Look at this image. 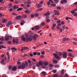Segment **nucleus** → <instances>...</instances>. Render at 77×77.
I'll use <instances>...</instances> for the list:
<instances>
[{
  "mask_svg": "<svg viewBox=\"0 0 77 77\" xmlns=\"http://www.w3.org/2000/svg\"><path fill=\"white\" fill-rule=\"evenodd\" d=\"M25 63H23L22 64V65H20L18 66V69H24L26 67V66L27 65L28 63L26 61H25Z\"/></svg>",
  "mask_w": 77,
  "mask_h": 77,
  "instance_id": "nucleus-1",
  "label": "nucleus"
},
{
  "mask_svg": "<svg viewBox=\"0 0 77 77\" xmlns=\"http://www.w3.org/2000/svg\"><path fill=\"white\" fill-rule=\"evenodd\" d=\"M25 12L26 14H28V13H29V11L28 10H26L25 11Z\"/></svg>",
  "mask_w": 77,
  "mask_h": 77,
  "instance_id": "nucleus-41",
  "label": "nucleus"
},
{
  "mask_svg": "<svg viewBox=\"0 0 77 77\" xmlns=\"http://www.w3.org/2000/svg\"><path fill=\"white\" fill-rule=\"evenodd\" d=\"M38 35L37 34H35L32 36V38L34 40H36V38H38Z\"/></svg>",
  "mask_w": 77,
  "mask_h": 77,
  "instance_id": "nucleus-4",
  "label": "nucleus"
},
{
  "mask_svg": "<svg viewBox=\"0 0 77 77\" xmlns=\"http://www.w3.org/2000/svg\"><path fill=\"white\" fill-rule=\"evenodd\" d=\"M13 71H15L17 69V67L15 66H13L12 69Z\"/></svg>",
  "mask_w": 77,
  "mask_h": 77,
  "instance_id": "nucleus-9",
  "label": "nucleus"
},
{
  "mask_svg": "<svg viewBox=\"0 0 77 77\" xmlns=\"http://www.w3.org/2000/svg\"><path fill=\"white\" fill-rule=\"evenodd\" d=\"M12 11H13V8H11L9 9V11H10V12H11Z\"/></svg>",
  "mask_w": 77,
  "mask_h": 77,
  "instance_id": "nucleus-51",
  "label": "nucleus"
},
{
  "mask_svg": "<svg viewBox=\"0 0 77 77\" xmlns=\"http://www.w3.org/2000/svg\"><path fill=\"white\" fill-rule=\"evenodd\" d=\"M53 62L54 63H56L57 62V60H53Z\"/></svg>",
  "mask_w": 77,
  "mask_h": 77,
  "instance_id": "nucleus-20",
  "label": "nucleus"
},
{
  "mask_svg": "<svg viewBox=\"0 0 77 77\" xmlns=\"http://www.w3.org/2000/svg\"><path fill=\"white\" fill-rule=\"evenodd\" d=\"M3 7H0V10L1 11H2V10H3Z\"/></svg>",
  "mask_w": 77,
  "mask_h": 77,
  "instance_id": "nucleus-53",
  "label": "nucleus"
},
{
  "mask_svg": "<svg viewBox=\"0 0 77 77\" xmlns=\"http://www.w3.org/2000/svg\"><path fill=\"white\" fill-rule=\"evenodd\" d=\"M73 43L74 45H77V43L76 42H73Z\"/></svg>",
  "mask_w": 77,
  "mask_h": 77,
  "instance_id": "nucleus-64",
  "label": "nucleus"
},
{
  "mask_svg": "<svg viewBox=\"0 0 77 77\" xmlns=\"http://www.w3.org/2000/svg\"><path fill=\"white\" fill-rule=\"evenodd\" d=\"M11 49L12 50V51H14V50H15V51H16V50H17V49L15 48H12Z\"/></svg>",
  "mask_w": 77,
  "mask_h": 77,
  "instance_id": "nucleus-18",
  "label": "nucleus"
},
{
  "mask_svg": "<svg viewBox=\"0 0 77 77\" xmlns=\"http://www.w3.org/2000/svg\"><path fill=\"white\" fill-rule=\"evenodd\" d=\"M59 66H59V64H57V65H55L54 66V67H55V68H57V67L59 68Z\"/></svg>",
  "mask_w": 77,
  "mask_h": 77,
  "instance_id": "nucleus-25",
  "label": "nucleus"
},
{
  "mask_svg": "<svg viewBox=\"0 0 77 77\" xmlns=\"http://www.w3.org/2000/svg\"><path fill=\"white\" fill-rule=\"evenodd\" d=\"M53 64H49V66L50 67H53Z\"/></svg>",
  "mask_w": 77,
  "mask_h": 77,
  "instance_id": "nucleus-60",
  "label": "nucleus"
},
{
  "mask_svg": "<svg viewBox=\"0 0 77 77\" xmlns=\"http://www.w3.org/2000/svg\"><path fill=\"white\" fill-rule=\"evenodd\" d=\"M51 5L52 6H54V7H55V6H56V4H51Z\"/></svg>",
  "mask_w": 77,
  "mask_h": 77,
  "instance_id": "nucleus-32",
  "label": "nucleus"
},
{
  "mask_svg": "<svg viewBox=\"0 0 77 77\" xmlns=\"http://www.w3.org/2000/svg\"><path fill=\"white\" fill-rule=\"evenodd\" d=\"M23 18H27V16L26 14H24L23 15Z\"/></svg>",
  "mask_w": 77,
  "mask_h": 77,
  "instance_id": "nucleus-26",
  "label": "nucleus"
},
{
  "mask_svg": "<svg viewBox=\"0 0 77 77\" xmlns=\"http://www.w3.org/2000/svg\"><path fill=\"white\" fill-rule=\"evenodd\" d=\"M52 72L54 73H56V72H57V71H56V70H52Z\"/></svg>",
  "mask_w": 77,
  "mask_h": 77,
  "instance_id": "nucleus-40",
  "label": "nucleus"
},
{
  "mask_svg": "<svg viewBox=\"0 0 77 77\" xmlns=\"http://www.w3.org/2000/svg\"><path fill=\"white\" fill-rule=\"evenodd\" d=\"M75 12L74 10L71 11V13H72V14H73V15L74 14H75Z\"/></svg>",
  "mask_w": 77,
  "mask_h": 77,
  "instance_id": "nucleus-39",
  "label": "nucleus"
},
{
  "mask_svg": "<svg viewBox=\"0 0 77 77\" xmlns=\"http://www.w3.org/2000/svg\"><path fill=\"white\" fill-rule=\"evenodd\" d=\"M57 9H58V10H61V8L59 7H57Z\"/></svg>",
  "mask_w": 77,
  "mask_h": 77,
  "instance_id": "nucleus-54",
  "label": "nucleus"
},
{
  "mask_svg": "<svg viewBox=\"0 0 77 77\" xmlns=\"http://www.w3.org/2000/svg\"><path fill=\"white\" fill-rule=\"evenodd\" d=\"M41 54V53L40 52H37V55H39Z\"/></svg>",
  "mask_w": 77,
  "mask_h": 77,
  "instance_id": "nucleus-43",
  "label": "nucleus"
},
{
  "mask_svg": "<svg viewBox=\"0 0 77 77\" xmlns=\"http://www.w3.org/2000/svg\"><path fill=\"white\" fill-rule=\"evenodd\" d=\"M16 20H20L21 18V16H17L16 17Z\"/></svg>",
  "mask_w": 77,
  "mask_h": 77,
  "instance_id": "nucleus-8",
  "label": "nucleus"
},
{
  "mask_svg": "<svg viewBox=\"0 0 77 77\" xmlns=\"http://www.w3.org/2000/svg\"><path fill=\"white\" fill-rule=\"evenodd\" d=\"M13 8L14 9H18V7H17V6L16 5H14L13 6Z\"/></svg>",
  "mask_w": 77,
  "mask_h": 77,
  "instance_id": "nucleus-17",
  "label": "nucleus"
},
{
  "mask_svg": "<svg viewBox=\"0 0 77 77\" xmlns=\"http://www.w3.org/2000/svg\"><path fill=\"white\" fill-rule=\"evenodd\" d=\"M42 74H43V75L44 76H45V72H42Z\"/></svg>",
  "mask_w": 77,
  "mask_h": 77,
  "instance_id": "nucleus-34",
  "label": "nucleus"
},
{
  "mask_svg": "<svg viewBox=\"0 0 77 77\" xmlns=\"http://www.w3.org/2000/svg\"><path fill=\"white\" fill-rule=\"evenodd\" d=\"M53 27H55L56 26V23L53 24Z\"/></svg>",
  "mask_w": 77,
  "mask_h": 77,
  "instance_id": "nucleus-49",
  "label": "nucleus"
},
{
  "mask_svg": "<svg viewBox=\"0 0 77 77\" xmlns=\"http://www.w3.org/2000/svg\"><path fill=\"white\" fill-rule=\"evenodd\" d=\"M40 28V27H39V26H36L35 27V29L36 30H38V29H39Z\"/></svg>",
  "mask_w": 77,
  "mask_h": 77,
  "instance_id": "nucleus-16",
  "label": "nucleus"
},
{
  "mask_svg": "<svg viewBox=\"0 0 77 77\" xmlns=\"http://www.w3.org/2000/svg\"><path fill=\"white\" fill-rule=\"evenodd\" d=\"M23 9V8H19L17 10V11H19L22 10Z\"/></svg>",
  "mask_w": 77,
  "mask_h": 77,
  "instance_id": "nucleus-30",
  "label": "nucleus"
},
{
  "mask_svg": "<svg viewBox=\"0 0 77 77\" xmlns=\"http://www.w3.org/2000/svg\"><path fill=\"white\" fill-rule=\"evenodd\" d=\"M58 54L59 56H62V52H59L58 53Z\"/></svg>",
  "mask_w": 77,
  "mask_h": 77,
  "instance_id": "nucleus-29",
  "label": "nucleus"
},
{
  "mask_svg": "<svg viewBox=\"0 0 77 77\" xmlns=\"http://www.w3.org/2000/svg\"><path fill=\"white\" fill-rule=\"evenodd\" d=\"M38 15H39V14H38V13H36L35 14V17H38Z\"/></svg>",
  "mask_w": 77,
  "mask_h": 77,
  "instance_id": "nucleus-55",
  "label": "nucleus"
},
{
  "mask_svg": "<svg viewBox=\"0 0 77 77\" xmlns=\"http://www.w3.org/2000/svg\"><path fill=\"white\" fill-rule=\"evenodd\" d=\"M5 57V55L4 54H3L1 55V57L2 58H3Z\"/></svg>",
  "mask_w": 77,
  "mask_h": 77,
  "instance_id": "nucleus-57",
  "label": "nucleus"
},
{
  "mask_svg": "<svg viewBox=\"0 0 77 77\" xmlns=\"http://www.w3.org/2000/svg\"><path fill=\"white\" fill-rule=\"evenodd\" d=\"M38 45L37 46V47H39V46H41V45H42L43 44H44V43H42V44H38Z\"/></svg>",
  "mask_w": 77,
  "mask_h": 77,
  "instance_id": "nucleus-31",
  "label": "nucleus"
},
{
  "mask_svg": "<svg viewBox=\"0 0 77 77\" xmlns=\"http://www.w3.org/2000/svg\"><path fill=\"white\" fill-rule=\"evenodd\" d=\"M35 15L33 14H32L31 15V18H33L34 17Z\"/></svg>",
  "mask_w": 77,
  "mask_h": 77,
  "instance_id": "nucleus-50",
  "label": "nucleus"
},
{
  "mask_svg": "<svg viewBox=\"0 0 77 77\" xmlns=\"http://www.w3.org/2000/svg\"><path fill=\"white\" fill-rule=\"evenodd\" d=\"M50 15V12L49 11H48L47 13L45 14V16H48Z\"/></svg>",
  "mask_w": 77,
  "mask_h": 77,
  "instance_id": "nucleus-13",
  "label": "nucleus"
},
{
  "mask_svg": "<svg viewBox=\"0 0 77 77\" xmlns=\"http://www.w3.org/2000/svg\"><path fill=\"white\" fill-rule=\"evenodd\" d=\"M73 40H74V41H77V38H73Z\"/></svg>",
  "mask_w": 77,
  "mask_h": 77,
  "instance_id": "nucleus-63",
  "label": "nucleus"
},
{
  "mask_svg": "<svg viewBox=\"0 0 77 77\" xmlns=\"http://www.w3.org/2000/svg\"><path fill=\"white\" fill-rule=\"evenodd\" d=\"M32 39H33V38L32 37H29L28 38V41H32Z\"/></svg>",
  "mask_w": 77,
  "mask_h": 77,
  "instance_id": "nucleus-14",
  "label": "nucleus"
},
{
  "mask_svg": "<svg viewBox=\"0 0 77 77\" xmlns=\"http://www.w3.org/2000/svg\"><path fill=\"white\" fill-rule=\"evenodd\" d=\"M0 46H1L2 48H6V47L3 46V45H0Z\"/></svg>",
  "mask_w": 77,
  "mask_h": 77,
  "instance_id": "nucleus-33",
  "label": "nucleus"
},
{
  "mask_svg": "<svg viewBox=\"0 0 77 77\" xmlns=\"http://www.w3.org/2000/svg\"><path fill=\"white\" fill-rule=\"evenodd\" d=\"M44 65H45V66H47V65H48L49 63H48V62L46 61L44 63Z\"/></svg>",
  "mask_w": 77,
  "mask_h": 77,
  "instance_id": "nucleus-15",
  "label": "nucleus"
},
{
  "mask_svg": "<svg viewBox=\"0 0 77 77\" xmlns=\"http://www.w3.org/2000/svg\"><path fill=\"white\" fill-rule=\"evenodd\" d=\"M6 37L5 38V41H8V40L9 39V36L8 35H6Z\"/></svg>",
  "mask_w": 77,
  "mask_h": 77,
  "instance_id": "nucleus-7",
  "label": "nucleus"
},
{
  "mask_svg": "<svg viewBox=\"0 0 77 77\" xmlns=\"http://www.w3.org/2000/svg\"><path fill=\"white\" fill-rule=\"evenodd\" d=\"M52 77H59V76L57 75H53Z\"/></svg>",
  "mask_w": 77,
  "mask_h": 77,
  "instance_id": "nucleus-58",
  "label": "nucleus"
},
{
  "mask_svg": "<svg viewBox=\"0 0 77 77\" xmlns=\"http://www.w3.org/2000/svg\"><path fill=\"white\" fill-rule=\"evenodd\" d=\"M0 40L1 41H4V38H3V37H2V38L1 37L0 38Z\"/></svg>",
  "mask_w": 77,
  "mask_h": 77,
  "instance_id": "nucleus-28",
  "label": "nucleus"
},
{
  "mask_svg": "<svg viewBox=\"0 0 77 77\" xmlns=\"http://www.w3.org/2000/svg\"><path fill=\"white\" fill-rule=\"evenodd\" d=\"M41 54H45V51H42V52H41Z\"/></svg>",
  "mask_w": 77,
  "mask_h": 77,
  "instance_id": "nucleus-59",
  "label": "nucleus"
},
{
  "mask_svg": "<svg viewBox=\"0 0 77 77\" xmlns=\"http://www.w3.org/2000/svg\"><path fill=\"white\" fill-rule=\"evenodd\" d=\"M23 49H24V50H29V48H28L27 47H24Z\"/></svg>",
  "mask_w": 77,
  "mask_h": 77,
  "instance_id": "nucleus-23",
  "label": "nucleus"
},
{
  "mask_svg": "<svg viewBox=\"0 0 77 77\" xmlns=\"http://www.w3.org/2000/svg\"><path fill=\"white\" fill-rule=\"evenodd\" d=\"M28 62L29 63H31V61H30V60H28Z\"/></svg>",
  "mask_w": 77,
  "mask_h": 77,
  "instance_id": "nucleus-56",
  "label": "nucleus"
},
{
  "mask_svg": "<svg viewBox=\"0 0 77 77\" xmlns=\"http://www.w3.org/2000/svg\"><path fill=\"white\" fill-rule=\"evenodd\" d=\"M9 69H12V66L10 65L9 66Z\"/></svg>",
  "mask_w": 77,
  "mask_h": 77,
  "instance_id": "nucleus-44",
  "label": "nucleus"
},
{
  "mask_svg": "<svg viewBox=\"0 0 77 77\" xmlns=\"http://www.w3.org/2000/svg\"><path fill=\"white\" fill-rule=\"evenodd\" d=\"M28 4H30L32 3V2H31L29 0L28 1Z\"/></svg>",
  "mask_w": 77,
  "mask_h": 77,
  "instance_id": "nucleus-38",
  "label": "nucleus"
},
{
  "mask_svg": "<svg viewBox=\"0 0 77 77\" xmlns=\"http://www.w3.org/2000/svg\"><path fill=\"white\" fill-rule=\"evenodd\" d=\"M26 42H29V40H28V35H26Z\"/></svg>",
  "mask_w": 77,
  "mask_h": 77,
  "instance_id": "nucleus-11",
  "label": "nucleus"
},
{
  "mask_svg": "<svg viewBox=\"0 0 77 77\" xmlns=\"http://www.w3.org/2000/svg\"><path fill=\"white\" fill-rule=\"evenodd\" d=\"M61 4H63L64 3H66L67 2V1L66 0H62L60 2Z\"/></svg>",
  "mask_w": 77,
  "mask_h": 77,
  "instance_id": "nucleus-6",
  "label": "nucleus"
},
{
  "mask_svg": "<svg viewBox=\"0 0 77 77\" xmlns=\"http://www.w3.org/2000/svg\"><path fill=\"white\" fill-rule=\"evenodd\" d=\"M33 55L34 56H36V55H37V52H34L33 54Z\"/></svg>",
  "mask_w": 77,
  "mask_h": 77,
  "instance_id": "nucleus-47",
  "label": "nucleus"
},
{
  "mask_svg": "<svg viewBox=\"0 0 77 77\" xmlns=\"http://www.w3.org/2000/svg\"><path fill=\"white\" fill-rule=\"evenodd\" d=\"M32 68L33 69H35V68H36V67H35V66H33Z\"/></svg>",
  "mask_w": 77,
  "mask_h": 77,
  "instance_id": "nucleus-62",
  "label": "nucleus"
},
{
  "mask_svg": "<svg viewBox=\"0 0 77 77\" xmlns=\"http://www.w3.org/2000/svg\"><path fill=\"white\" fill-rule=\"evenodd\" d=\"M4 16V15H3L2 14L0 13V17H3Z\"/></svg>",
  "mask_w": 77,
  "mask_h": 77,
  "instance_id": "nucleus-45",
  "label": "nucleus"
},
{
  "mask_svg": "<svg viewBox=\"0 0 77 77\" xmlns=\"http://www.w3.org/2000/svg\"><path fill=\"white\" fill-rule=\"evenodd\" d=\"M7 21V19H5L3 21V22L4 23H6Z\"/></svg>",
  "mask_w": 77,
  "mask_h": 77,
  "instance_id": "nucleus-37",
  "label": "nucleus"
},
{
  "mask_svg": "<svg viewBox=\"0 0 77 77\" xmlns=\"http://www.w3.org/2000/svg\"><path fill=\"white\" fill-rule=\"evenodd\" d=\"M68 56H70L71 57H72V54L71 53H69L68 54Z\"/></svg>",
  "mask_w": 77,
  "mask_h": 77,
  "instance_id": "nucleus-35",
  "label": "nucleus"
},
{
  "mask_svg": "<svg viewBox=\"0 0 77 77\" xmlns=\"http://www.w3.org/2000/svg\"><path fill=\"white\" fill-rule=\"evenodd\" d=\"M47 4L48 6H50V2L49 1L47 2Z\"/></svg>",
  "mask_w": 77,
  "mask_h": 77,
  "instance_id": "nucleus-46",
  "label": "nucleus"
},
{
  "mask_svg": "<svg viewBox=\"0 0 77 77\" xmlns=\"http://www.w3.org/2000/svg\"><path fill=\"white\" fill-rule=\"evenodd\" d=\"M21 39H22V40H23V41H24V42H25L26 41V38H25L24 37V36H22L21 38Z\"/></svg>",
  "mask_w": 77,
  "mask_h": 77,
  "instance_id": "nucleus-12",
  "label": "nucleus"
},
{
  "mask_svg": "<svg viewBox=\"0 0 77 77\" xmlns=\"http://www.w3.org/2000/svg\"><path fill=\"white\" fill-rule=\"evenodd\" d=\"M66 41V38H64L63 40V41L65 42Z\"/></svg>",
  "mask_w": 77,
  "mask_h": 77,
  "instance_id": "nucleus-27",
  "label": "nucleus"
},
{
  "mask_svg": "<svg viewBox=\"0 0 77 77\" xmlns=\"http://www.w3.org/2000/svg\"><path fill=\"white\" fill-rule=\"evenodd\" d=\"M41 25V26H45V23L44 22H42V23Z\"/></svg>",
  "mask_w": 77,
  "mask_h": 77,
  "instance_id": "nucleus-24",
  "label": "nucleus"
},
{
  "mask_svg": "<svg viewBox=\"0 0 77 77\" xmlns=\"http://www.w3.org/2000/svg\"><path fill=\"white\" fill-rule=\"evenodd\" d=\"M11 24H12V22L11 21H9L8 23L6 24V26L7 27H9Z\"/></svg>",
  "mask_w": 77,
  "mask_h": 77,
  "instance_id": "nucleus-5",
  "label": "nucleus"
},
{
  "mask_svg": "<svg viewBox=\"0 0 77 77\" xmlns=\"http://www.w3.org/2000/svg\"><path fill=\"white\" fill-rule=\"evenodd\" d=\"M49 2L51 3H53V1L52 0H49Z\"/></svg>",
  "mask_w": 77,
  "mask_h": 77,
  "instance_id": "nucleus-52",
  "label": "nucleus"
},
{
  "mask_svg": "<svg viewBox=\"0 0 77 77\" xmlns=\"http://www.w3.org/2000/svg\"><path fill=\"white\" fill-rule=\"evenodd\" d=\"M38 64L39 65L41 66L43 65V62H42V61H40L38 62Z\"/></svg>",
  "mask_w": 77,
  "mask_h": 77,
  "instance_id": "nucleus-10",
  "label": "nucleus"
},
{
  "mask_svg": "<svg viewBox=\"0 0 77 77\" xmlns=\"http://www.w3.org/2000/svg\"><path fill=\"white\" fill-rule=\"evenodd\" d=\"M63 56V58L66 59L67 57V53L66 52H64Z\"/></svg>",
  "mask_w": 77,
  "mask_h": 77,
  "instance_id": "nucleus-3",
  "label": "nucleus"
},
{
  "mask_svg": "<svg viewBox=\"0 0 77 77\" xmlns=\"http://www.w3.org/2000/svg\"><path fill=\"white\" fill-rule=\"evenodd\" d=\"M5 62V59H2V60H1V62L2 63H3Z\"/></svg>",
  "mask_w": 77,
  "mask_h": 77,
  "instance_id": "nucleus-21",
  "label": "nucleus"
},
{
  "mask_svg": "<svg viewBox=\"0 0 77 77\" xmlns=\"http://www.w3.org/2000/svg\"><path fill=\"white\" fill-rule=\"evenodd\" d=\"M73 15H74V16H75V17H77V13L75 12V13Z\"/></svg>",
  "mask_w": 77,
  "mask_h": 77,
  "instance_id": "nucleus-36",
  "label": "nucleus"
},
{
  "mask_svg": "<svg viewBox=\"0 0 77 77\" xmlns=\"http://www.w3.org/2000/svg\"><path fill=\"white\" fill-rule=\"evenodd\" d=\"M64 77H69V76H68V75L67 74H66L65 75Z\"/></svg>",
  "mask_w": 77,
  "mask_h": 77,
  "instance_id": "nucleus-61",
  "label": "nucleus"
},
{
  "mask_svg": "<svg viewBox=\"0 0 77 77\" xmlns=\"http://www.w3.org/2000/svg\"><path fill=\"white\" fill-rule=\"evenodd\" d=\"M54 56H55V57L57 59V60H60V57L57 54L54 53L53 54Z\"/></svg>",
  "mask_w": 77,
  "mask_h": 77,
  "instance_id": "nucleus-2",
  "label": "nucleus"
},
{
  "mask_svg": "<svg viewBox=\"0 0 77 77\" xmlns=\"http://www.w3.org/2000/svg\"><path fill=\"white\" fill-rule=\"evenodd\" d=\"M55 15H60V13H59L57 12L55 13Z\"/></svg>",
  "mask_w": 77,
  "mask_h": 77,
  "instance_id": "nucleus-42",
  "label": "nucleus"
},
{
  "mask_svg": "<svg viewBox=\"0 0 77 77\" xmlns=\"http://www.w3.org/2000/svg\"><path fill=\"white\" fill-rule=\"evenodd\" d=\"M19 42L18 41V39H15V43L16 44H18Z\"/></svg>",
  "mask_w": 77,
  "mask_h": 77,
  "instance_id": "nucleus-19",
  "label": "nucleus"
},
{
  "mask_svg": "<svg viewBox=\"0 0 77 77\" xmlns=\"http://www.w3.org/2000/svg\"><path fill=\"white\" fill-rule=\"evenodd\" d=\"M29 66L30 68H31L32 66V64H29Z\"/></svg>",
  "mask_w": 77,
  "mask_h": 77,
  "instance_id": "nucleus-48",
  "label": "nucleus"
},
{
  "mask_svg": "<svg viewBox=\"0 0 77 77\" xmlns=\"http://www.w3.org/2000/svg\"><path fill=\"white\" fill-rule=\"evenodd\" d=\"M37 7H38V8H40V7H41V4H37Z\"/></svg>",
  "mask_w": 77,
  "mask_h": 77,
  "instance_id": "nucleus-22",
  "label": "nucleus"
}]
</instances>
